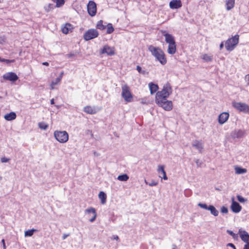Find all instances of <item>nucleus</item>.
Masks as SVG:
<instances>
[{
  "mask_svg": "<svg viewBox=\"0 0 249 249\" xmlns=\"http://www.w3.org/2000/svg\"><path fill=\"white\" fill-rule=\"evenodd\" d=\"M148 50L155 58L156 60L159 61L160 64L164 65L166 64L167 59L165 53L160 48L150 45L148 47Z\"/></svg>",
  "mask_w": 249,
  "mask_h": 249,
  "instance_id": "1",
  "label": "nucleus"
},
{
  "mask_svg": "<svg viewBox=\"0 0 249 249\" xmlns=\"http://www.w3.org/2000/svg\"><path fill=\"white\" fill-rule=\"evenodd\" d=\"M172 92V87L169 83H167L164 85L161 90L157 92L155 100L167 99Z\"/></svg>",
  "mask_w": 249,
  "mask_h": 249,
  "instance_id": "2",
  "label": "nucleus"
},
{
  "mask_svg": "<svg viewBox=\"0 0 249 249\" xmlns=\"http://www.w3.org/2000/svg\"><path fill=\"white\" fill-rule=\"evenodd\" d=\"M239 36L235 35L227 39L225 42V48L228 51L231 52L234 50L239 42Z\"/></svg>",
  "mask_w": 249,
  "mask_h": 249,
  "instance_id": "3",
  "label": "nucleus"
},
{
  "mask_svg": "<svg viewBox=\"0 0 249 249\" xmlns=\"http://www.w3.org/2000/svg\"><path fill=\"white\" fill-rule=\"evenodd\" d=\"M122 96L124 101L127 102H131L133 96L130 92L129 87L126 85H123L122 86Z\"/></svg>",
  "mask_w": 249,
  "mask_h": 249,
  "instance_id": "4",
  "label": "nucleus"
},
{
  "mask_svg": "<svg viewBox=\"0 0 249 249\" xmlns=\"http://www.w3.org/2000/svg\"><path fill=\"white\" fill-rule=\"evenodd\" d=\"M156 103L160 107H162L166 111H170L172 109L173 104L171 101L167 99L155 100Z\"/></svg>",
  "mask_w": 249,
  "mask_h": 249,
  "instance_id": "5",
  "label": "nucleus"
},
{
  "mask_svg": "<svg viewBox=\"0 0 249 249\" xmlns=\"http://www.w3.org/2000/svg\"><path fill=\"white\" fill-rule=\"evenodd\" d=\"M98 36L99 33L96 29H90L84 34L83 38L86 41H89L97 37Z\"/></svg>",
  "mask_w": 249,
  "mask_h": 249,
  "instance_id": "6",
  "label": "nucleus"
},
{
  "mask_svg": "<svg viewBox=\"0 0 249 249\" xmlns=\"http://www.w3.org/2000/svg\"><path fill=\"white\" fill-rule=\"evenodd\" d=\"M233 107L240 112L245 113H249V106L246 103L241 102H234Z\"/></svg>",
  "mask_w": 249,
  "mask_h": 249,
  "instance_id": "7",
  "label": "nucleus"
},
{
  "mask_svg": "<svg viewBox=\"0 0 249 249\" xmlns=\"http://www.w3.org/2000/svg\"><path fill=\"white\" fill-rule=\"evenodd\" d=\"M100 53L102 54H107V55L112 56L115 54V49L113 47L106 45L100 49Z\"/></svg>",
  "mask_w": 249,
  "mask_h": 249,
  "instance_id": "8",
  "label": "nucleus"
},
{
  "mask_svg": "<svg viewBox=\"0 0 249 249\" xmlns=\"http://www.w3.org/2000/svg\"><path fill=\"white\" fill-rule=\"evenodd\" d=\"M87 9L89 14L93 17L97 12L96 4L93 1H89L87 5Z\"/></svg>",
  "mask_w": 249,
  "mask_h": 249,
  "instance_id": "9",
  "label": "nucleus"
},
{
  "mask_svg": "<svg viewBox=\"0 0 249 249\" xmlns=\"http://www.w3.org/2000/svg\"><path fill=\"white\" fill-rule=\"evenodd\" d=\"M3 78L5 80L10 81L12 82H16L18 79V77L15 72H9L5 73L3 75Z\"/></svg>",
  "mask_w": 249,
  "mask_h": 249,
  "instance_id": "10",
  "label": "nucleus"
},
{
  "mask_svg": "<svg viewBox=\"0 0 249 249\" xmlns=\"http://www.w3.org/2000/svg\"><path fill=\"white\" fill-rule=\"evenodd\" d=\"M101 110V107H91L87 106L84 107V111L89 114H94Z\"/></svg>",
  "mask_w": 249,
  "mask_h": 249,
  "instance_id": "11",
  "label": "nucleus"
},
{
  "mask_svg": "<svg viewBox=\"0 0 249 249\" xmlns=\"http://www.w3.org/2000/svg\"><path fill=\"white\" fill-rule=\"evenodd\" d=\"M231 208L233 213H238L241 211L242 207L237 202L234 201V198H232Z\"/></svg>",
  "mask_w": 249,
  "mask_h": 249,
  "instance_id": "12",
  "label": "nucleus"
},
{
  "mask_svg": "<svg viewBox=\"0 0 249 249\" xmlns=\"http://www.w3.org/2000/svg\"><path fill=\"white\" fill-rule=\"evenodd\" d=\"M192 145L193 147L197 149L199 152L202 153L204 148V144L201 140H195L193 141Z\"/></svg>",
  "mask_w": 249,
  "mask_h": 249,
  "instance_id": "13",
  "label": "nucleus"
},
{
  "mask_svg": "<svg viewBox=\"0 0 249 249\" xmlns=\"http://www.w3.org/2000/svg\"><path fill=\"white\" fill-rule=\"evenodd\" d=\"M245 134V131L241 129L234 130L231 133V137L234 139H241Z\"/></svg>",
  "mask_w": 249,
  "mask_h": 249,
  "instance_id": "14",
  "label": "nucleus"
},
{
  "mask_svg": "<svg viewBox=\"0 0 249 249\" xmlns=\"http://www.w3.org/2000/svg\"><path fill=\"white\" fill-rule=\"evenodd\" d=\"M182 6L180 0H172L169 2V7L172 9H178Z\"/></svg>",
  "mask_w": 249,
  "mask_h": 249,
  "instance_id": "15",
  "label": "nucleus"
},
{
  "mask_svg": "<svg viewBox=\"0 0 249 249\" xmlns=\"http://www.w3.org/2000/svg\"><path fill=\"white\" fill-rule=\"evenodd\" d=\"M163 36L165 37V42L168 44L175 43V40L174 36L170 34L166 33L164 31L163 33Z\"/></svg>",
  "mask_w": 249,
  "mask_h": 249,
  "instance_id": "16",
  "label": "nucleus"
},
{
  "mask_svg": "<svg viewBox=\"0 0 249 249\" xmlns=\"http://www.w3.org/2000/svg\"><path fill=\"white\" fill-rule=\"evenodd\" d=\"M229 114L228 112H224L221 113L218 116V122L220 124H224L228 119Z\"/></svg>",
  "mask_w": 249,
  "mask_h": 249,
  "instance_id": "17",
  "label": "nucleus"
},
{
  "mask_svg": "<svg viewBox=\"0 0 249 249\" xmlns=\"http://www.w3.org/2000/svg\"><path fill=\"white\" fill-rule=\"evenodd\" d=\"M85 213H92L93 214L92 217L89 220L90 222H93L95 221L97 217V213L96 211V209L93 207H90L89 208L85 210Z\"/></svg>",
  "mask_w": 249,
  "mask_h": 249,
  "instance_id": "18",
  "label": "nucleus"
},
{
  "mask_svg": "<svg viewBox=\"0 0 249 249\" xmlns=\"http://www.w3.org/2000/svg\"><path fill=\"white\" fill-rule=\"evenodd\" d=\"M74 29L73 25L67 23L63 26V34H68L72 32Z\"/></svg>",
  "mask_w": 249,
  "mask_h": 249,
  "instance_id": "19",
  "label": "nucleus"
},
{
  "mask_svg": "<svg viewBox=\"0 0 249 249\" xmlns=\"http://www.w3.org/2000/svg\"><path fill=\"white\" fill-rule=\"evenodd\" d=\"M148 86L151 94L155 93L159 89L158 85L152 82L149 83L148 84Z\"/></svg>",
  "mask_w": 249,
  "mask_h": 249,
  "instance_id": "20",
  "label": "nucleus"
},
{
  "mask_svg": "<svg viewBox=\"0 0 249 249\" xmlns=\"http://www.w3.org/2000/svg\"><path fill=\"white\" fill-rule=\"evenodd\" d=\"M176 44L175 43L168 44L167 52L170 54H174L176 52Z\"/></svg>",
  "mask_w": 249,
  "mask_h": 249,
  "instance_id": "21",
  "label": "nucleus"
},
{
  "mask_svg": "<svg viewBox=\"0 0 249 249\" xmlns=\"http://www.w3.org/2000/svg\"><path fill=\"white\" fill-rule=\"evenodd\" d=\"M17 115L14 112H11L9 113L5 114L4 116V118L7 121H12L15 120L16 118Z\"/></svg>",
  "mask_w": 249,
  "mask_h": 249,
  "instance_id": "22",
  "label": "nucleus"
},
{
  "mask_svg": "<svg viewBox=\"0 0 249 249\" xmlns=\"http://www.w3.org/2000/svg\"><path fill=\"white\" fill-rule=\"evenodd\" d=\"M226 9L229 11L232 9L235 4V0H225Z\"/></svg>",
  "mask_w": 249,
  "mask_h": 249,
  "instance_id": "23",
  "label": "nucleus"
},
{
  "mask_svg": "<svg viewBox=\"0 0 249 249\" xmlns=\"http://www.w3.org/2000/svg\"><path fill=\"white\" fill-rule=\"evenodd\" d=\"M240 237L243 241L249 243V234L247 231H244L241 234Z\"/></svg>",
  "mask_w": 249,
  "mask_h": 249,
  "instance_id": "24",
  "label": "nucleus"
},
{
  "mask_svg": "<svg viewBox=\"0 0 249 249\" xmlns=\"http://www.w3.org/2000/svg\"><path fill=\"white\" fill-rule=\"evenodd\" d=\"M158 172L160 174V173H162L163 175L162 178L164 180H167L168 179L166 175V172L164 170V166L163 165H159L157 169Z\"/></svg>",
  "mask_w": 249,
  "mask_h": 249,
  "instance_id": "25",
  "label": "nucleus"
},
{
  "mask_svg": "<svg viewBox=\"0 0 249 249\" xmlns=\"http://www.w3.org/2000/svg\"><path fill=\"white\" fill-rule=\"evenodd\" d=\"M201 58L204 61L206 62H209L213 61V55L209 54H204L202 56Z\"/></svg>",
  "mask_w": 249,
  "mask_h": 249,
  "instance_id": "26",
  "label": "nucleus"
},
{
  "mask_svg": "<svg viewBox=\"0 0 249 249\" xmlns=\"http://www.w3.org/2000/svg\"><path fill=\"white\" fill-rule=\"evenodd\" d=\"M208 210L210 211L211 213L214 215V216H218L219 214V212L216 209V208L213 205H209Z\"/></svg>",
  "mask_w": 249,
  "mask_h": 249,
  "instance_id": "27",
  "label": "nucleus"
},
{
  "mask_svg": "<svg viewBox=\"0 0 249 249\" xmlns=\"http://www.w3.org/2000/svg\"><path fill=\"white\" fill-rule=\"evenodd\" d=\"M99 198L101 200V203L104 204L106 202L107 195L105 193L101 191L99 194Z\"/></svg>",
  "mask_w": 249,
  "mask_h": 249,
  "instance_id": "28",
  "label": "nucleus"
},
{
  "mask_svg": "<svg viewBox=\"0 0 249 249\" xmlns=\"http://www.w3.org/2000/svg\"><path fill=\"white\" fill-rule=\"evenodd\" d=\"M62 75V73H61L58 77L56 78L54 81H53L52 82L51 85H50L52 89H53L54 86L60 82L61 80V75Z\"/></svg>",
  "mask_w": 249,
  "mask_h": 249,
  "instance_id": "29",
  "label": "nucleus"
},
{
  "mask_svg": "<svg viewBox=\"0 0 249 249\" xmlns=\"http://www.w3.org/2000/svg\"><path fill=\"white\" fill-rule=\"evenodd\" d=\"M54 136L57 141L60 142H62V132L55 131Z\"/></svg>",
  "mask_w": 249,
  "mask_h": 249,
  "instance_id": "30",
  "label": "nucleus"
},
{
  "mask_svg": "<svg viewBox=\"0 0 249 249\" xmlns=\"http://www.w3.org/2000/svg\"><path fill=\"white\" fill-rule=\"evenodd\" d=\"M107 27V24H103V21L102 20H99L96 25V28L101 30L105 29Z\"/></svg>",
  "mask_w": 249,
  "mask_h": 249,
  "instance_id": "31",
  "label": "nucleus"
},
{
  "mask_svg": "<svg viewBox=\"0 0 249 249\" xmlns=\"http://www.w3.org/2000/svg\"><path fill=\"white\" fill-rule=\"evenodd\" d=\"M235 172L236 174H242L247 172V169L240 167H236Z\"/></svg>",
  "mask_w": 249,
  "mask_h": 249,
  "instance_id": "32",
  "label": "nucleus"
},
{
  "mask_svg": "<svg viewBox=\"0 0 249 249\" xmlns=\"http://www.w3.org/2000/svg\"><path fill=\"white\" fill-rule=\"evenodd\" d=\"M117 179L120 181H126L129 179V176L127 174H124L118 176Z\"/></svg>",
  "mask_w": 249,
  "mask_h": 249,
  "instance_id": "33",
  "label": "nucleus"
},
{
  "mask_svg": "<svg viewBox=\"0 0 249 249\" xmlns=\"http://www.w3.org/2000/svg\"><path fill=\"white\" fill-rule=\"evenodd\" d=\"M106 28H107V33L108 34L112 33L114 30V29L111 23L107 24Z\"/></svg>",
  "mask_w": 249,
  "mask_h": 249,
  "instance_id": "34",
  "label": "nucleus"
},
{
  "mask_svg": "<svg viewBox=\"0 0 249 249\" xmlns=\"http://www.w3.org/2000/svg\"><path fill=\"white\" fill-rule=\"evenodd\" d=\"M37 230L36 229H31L26 231L25 232V236H31L33 235L34 231H36Z\"/></svg>",
  "mask_w": 249,
  "mask_h": 249,
  "instance_id": "35",
  "label": "nucleus"
},
{
  "mask_svg": "<svg viewBox=\"0 0 249 249\" xmlns=\"http://www.w3.org/2000/svg\"><path fill=\"white\" fill-rule=\"evenodd\" d=\"M38 126L41 129L46 130L48 128V125L42 122L38 123Z\"/></svg>",
  "mask_w": 249,
  "mask_h": 249,
  "instance_id": "36",
  "label": "nucleus"
},
{
  "mask_svg": "<svg viewBox=\"0 0 249 249\" xmlns=\"http://www.w3.org/2000/svg\"><path fill=\"white\" fill-rule=\"evenodd\" d=\"M78 53L76 51H73L66 55L67 57L69 58H73L76 57L78 54Z\"/></svg>",
  "mask_w": 249,
  "mask_h": 249,
  "instance_id": "37",
  "label": "nucleus"
},
{
  "mask_svg": "<svg viewBox=\"0 0 249 249\" xmlns=\"http://www.w3.org/2000/svg\"><path fill=\"white\" fill-rule=\"evenodd\" d=\"M227 232L231 235L234 239H237L238 237V234L234 233L232 231L227 230Z\"/></svg>",
  "mask_w": 249,
  "mask_h": 249,
  "instance_id": "38",
  "label": "nucleus"
},
{
  "mask_svg": "<svg viewBox=\"0 0 249 249\" xmlns=\"http://www.w3.org/2000/svg\"><path fill=\"white\" fill-rule=\"evenodd\" d=\"M136 70L138 71L139 73H142L143 75H145V74L148 73V72H147L145 70H142V68L139 65L137 66Z\"/></svg>",
  "mask_w": 249,
  "mask_h": 249,
  "instance_id": "39",
  "label": "nucleus"
},
{
  "mask_svg": "<svg viewBox=\"0 0 249 249\" xmlns=\"http://www.w3.org/2000/svg\"><path fill=\"white\" fill-rule=\"evenodd\" d=\"M69 139V135L66 131H63V143L66 142Z\"/></svg>",
  "mask_w": 249,
  "mask_h": 249,
  "instance_id": "40",
  "label": "nucleus"
},
{
  "mask_svg": "<svg viewBox=\"0 0 249 249\" xmlns=\"http://www.w3.org/2000/svg\"><path fill=\"white\" fill-rule=\"evenodd\" d=\"M54 7L53 4H49L47 6L45 7V9L46 11L49 12L51 10L53 9Z\"/></svg>",
  "mask_w": 249,
  "mask_h": 249,
  "instance_id": "41",
  "label": "nucleus"
},
{
  "mask_svg": "<svg viewBox=\"0 0 249 249\" xmlns=\"http://www.w3.org/2000/svg\"><path fill=\"white\" fill-rule=\"evenodd\" d=\"M198 206L199 207H200V208L205 209V210H208V209H209V206H208L205 203H199L198 204Z\"/></svg>",
  "mask_w": 249,
  "mask_h": 249,
  "instance_id": "42",
  "label": "nucleus"
},
{
  "mask_svg": "<svg viewBox=\"0 0 249 249\" xmlns=\"http://www.w3.org/2000/svg\"><path fill=\"white\" fill-rule=\"evenodd\" d=\"M145 182L146 184H148L150 186H156L158 184V182L155 180H152L150 182L148 183L146 180H145Z\"/></svg>",
  "mask_w": 249,
  "mask_h": 249,
  "instance_id": "43",
  "label": "nucleus"
},
{
  "mask_svg": "<svg viewBox=\"0 0 249 249\" xmlns=\"http://www.w3.org/2000/svg\"><path fill=\"white\" fill-rule=\"evenodd\" d=\"M237 199L241 203H244L247 200L246 199L240 195L237 196Z\"/></svg>",
  "mask_w": 249,
  "mask_h": 249,
  "instance_id": "44",
  "label": "nucleus"
},
{
  "mask_svg": "<svg viewBox=\"0 0 249 249\" xmlns=\"http://www.w3.org/2000/svg\"><path fill=\"white\" fill-rule=\"evenodd\" d=\"M54 2L56 3V7H59L62 5V0H52Z\"/></svg>",
  "mask_w": 249,
  "mask_h": 249,
  "instance_id": "45",
  "label": "nucleus"
},
{
  "mask_svg": "<svg viewBox=\"0 0 249 249\" xmlns=\"http://www.w3.org/2000/svg\"><path fill=\"white\" fill-rule=\"evenodd\" d=\"M221 212L223 213H227L228 212V209L226 207L222 206L221 208Z\"/></svg>",
  "mask_w": 249,
  "mask_h": 249,
  "instance_id": "46",
  "label": "nucleus"
},
{
  "mask_svg": "<svg viewBox=\"0 0 249 249\" xmlns=\"http://www.w3.org/2000/svg\"><path fill=\"white\" fill-rule=\"evenodd\" d=\"M1 62H5L7 63H14L15 62V60L14 59L10 60V59H6L2 58L1 60Z\"/></svg>",
  "mask_w": 249,
  "mask_h": 249,
  "instance_id": "47",
  "label": "nucleus"
},
{
  "mask_svg": "<svg viewBox=\"0 0 249 249\" xmlns=\"http://www.w3.org/2000/svg\"><path fill=\"white\" fill-rule=\"evenodd\" d=\"M9 160H10L9 159H8L5 157H2L1 158V161L2 162H7L9 161Z\"/></svg>",
  "mask_w": 249,
  "mask_h": 249,
  "instance_id": "48",
  "label": "nucleus"
},
{
  "mask_svg": "<svg viewBox=\"0 0 249 249\" xmlns=\"http://www.w3.org/2000/svg\"><path fill=\"white\" fill-rule=\"evenodd\" d=\"M227 246L228 247H231L233 249H236V248H235V246L232 244V243H228L227 245Z\"/></svg>",
  "mask_w": 249,
  "mask_h": 249,
  "instance_id": "49",
  "label": "nucleus"
},
{
  "mask_svg": "<svg viewBox=\"0 0 249 249\" xmlns=\"http://www.w3.org/2000/svg\"><path fill=\"white\" fill-rule=\"evenodd\" d=\"M245 80L247 82L248 85H249V74L246 75Z\"/></svg>",
  "mask_w": 249,
  "mask_h": 249,
  "instance_id": "50",
  "label": "nucleus"
},
{
  "mask_svg": "<svg viewBox=\"0 0 249 249\" xmlns=\"http://www.w3.org/2000/svg\"><path fill=\"white\" fill-rule=\"evenodd\" d=\"M243 249H249V243H246Z\"/></svg>",
  "mask_w": 249,
  "mask_h": 249,
  "instance_id": "51",
  "label": "nucleus"
},
{
  "mask_svg": "<svg viewBox=\"0 0 249 249\" xmlns=\"http://www.w3.org/2000/svg\"><path fill=\"white\" fill-rule=\"evenodd\" d=\"M113 239L114 240H119V237L117 235H114L113 236Z\"/></svg>",
  "mask_w": 249,
  "mask_h": 249,
  "instance_id": "52",
  "label": "nucleus"
},
{
  "mask_svg": "<svg viewBox=\"0 0 249 249\" xmlns=\"http://www.w3.org/2000/svg\"><path fill=\"white\" fill-rule=\"evenodd\" d=\"M224 47V42H222L219 46L220 49L221 50Z\"/></svg>",
  "mask_w": 249,
  "mask_h": 249,
  "instance_id": "53",
  "label": "nucleus"
},
{
  "mask_svg": "<svg viewBox=\"0 0 249 249\" xmlns=\"http://www.w3.org/2000/svg\"><path fill=\"white\" fill-rule=\"evenodd\" d=\"M69 236V234H63V239H65Z\"/></svg>",
  "mask_w": 249,
  "mask_h": 249,
  "instance_id": "54",
  "label": "nucleus"
},
{
  "mask_svg": "<svg viewBox=\"0 0 249 249\" xmlns=\"http://www.w3.org/2000/svg\"><path fill=\"white\" fill-rule=\"evenodd\" d=\"M43 65L48 66L49 63L47 62H45L42 63Z\"/></svg>",
  "mask_w": 249,
  "mask_h": 249,
  "instance_id": "55",
  "label": "nucleus"
},
{
  "mask_svg": "<svg viewBox=\"0 0 249 249\" xmlns=\"http://www.w3.org/2000/svg\"><path fill=\"white\" fill-rule=\"evenodd\" d=\"M1 242H2L3 245V244H5V240H4V239H2Z\"/></svg>",
  "mask_w": 249,
  "mask_h": 249,
  "instance_id": "56",
  "label": "nucleus"
},
{
  "mask_svg": "<svg viewBox=\"0 0 249 249\" xmlns=\"http://www.w3.org/2000/svg\"><path fill=\"white\" fill-rule=\"evenodd\" d=\"M3 249H6L5 244H3Z\"/></svg>",
  "mask_w": 249,
  "mask_h": 249,
  "instance_id": "57",
  "label": "nucleus"
},
{
  "mask_svg": "<svg viewBox=\"0 0 249 249\" xmlns=\"http://www.w3.org/2000/svg\"><path fill=\"white\" fill-rule=\"evenodd\" d=\"M51 102L52 104H53L54 103L53 100V99L51 100Z\"/></svg>",
  "mask_w": 249,
  "mask_h": 249,
  "instance_id": "58",
  "label": "nucleus"
},
{
  "mask_svg": "<svg viewBox=\"0 0 249 249\" xmlns=\"http://www.w3.org/2000/svg\"><path fill=\"white\" fill-rule=\"evenodd\" d=\"M196 163L198 165V160H197L196 161Z\"/></svg>",
  "mask_w": 249,
  "mask_h": 249,
  "instance_id": "59",
  "label": "nucleus"
},
{
  "mask_svg": "<svg viewBox=\"0 0 249 249\" xmlns=\"http://www.w3.org/2000/svg\"><path fill=\"white\" fill-rule=\"evenodd\" d=\"M2 179V177L0 176V181Z\"/></svg>",
  "mask_w": 249,
  "mask_h": 249,
  "instance_id": "60",
  "label": "nucleus"
},
{
  "mask_svg": "<svg viewBox=\"0 0 249 249\" xmlns=\"http://www.w3.org/2000/svg\"><path fill=\"white\" fill-rule=\"evenodd\" d=\"M63 4H64V3H65V1H64V0H63Z\"/></svg>",
  "mask_w": 249,
  "mask_h": 249,
  "instance_id": "61",
  "label": "nucleus"
},
{
  "mask_svg": "<svg viewBox=\"0 0 249 249\" xmlns=\"http://www.w3.org/2000/svg\"><path fill=\"white\" fill-rule=\"evenodd\" d=\"M94 153L95 155H96V152H94Z\"/></svg>",
  "mask_w": 249,
  "mask_h": 249,
  "instance_id": "62",
  "label": "nucleus"
},
{
  "mask_svg": "<svg viewBox=\"0 0 249 249\" xmlns=\"http://www.w3.org/2000/svg\"><path fill=\"white\" fill-rule=\"evenodd\" d=\"M94 153L95 155H96V152H94Z\"/></svg>",
  "mask_w": 249,
  "mask_h": 249,
  "instance_id": "63",
  "label": "nucleus"
}]
</instances>
